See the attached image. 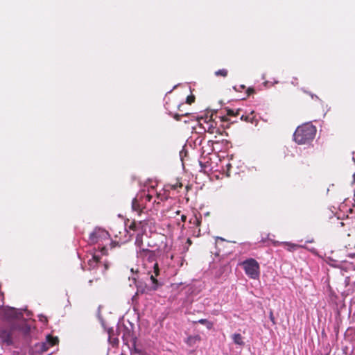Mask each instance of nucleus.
<instances>
[{"label":"nucleus","mask_w":355,"mask_h":355,"mask_svg":"<svg viewBox=\"0 0 355 355\" xmlns=\"http://www.w3.org/2000/svg\"><path fill=\"white\" fill-rule=\"evenodd\" d=\"M159 253V250H150L141 248L137 250V257L143 259L144 266L147 271L148 279L146 282V288L149 291H156L162 286V283L157 279L160 272L157 261Z\"/></svg>","instance_id":"nucleus-1"},{"label":"nucleus","mask_w":355,"mask_h":355,"mask_svg":"<svg viewBox=\"0 0 355 355\" xmlns=\"http://www.w3.org/2000/svg\"><path fill=\"white\" fill-rule=\"evenodd\" d=\"M31 331V326L23 322L21 323L12 322L0 329V340L6 346L14 344V339L17 337V333H21L26 336Z\"/></svg>","instance_id":"nucleus-2"},{"label":"nucleus","mask_w":355,"mask_h":355,"mask_svg":"<svg viewBox=\"0 0 355 355\" xmlns=\"http://www.w3.org/2000/svg\"><path fill=\"white\" fill-rule=\"evenodd\" d=\"M316 128L310 123H306L297 128L294 132V140L298 144H309L315 138Z\"/></svg>","instance_id":"nucleus-3"},{"label":"nucleus","mask_w":355,"mask_h":355,"mask_svg":"<svg viewBox=\"0 0 355 355\" xmlns=\"http://www.w3.org/2000/svg\"><path fill=\"white\" fill-rule=\"evenodd\" d=\"M155 191L153 187L148 189V191H142L139 193L132 200V209L137 211L139 215L143 209L147 207V203L150 202L154 198Z\"/></svg>","instance_id":"nucleus-4"},{"label":"nucleus","mask_w":355,"mask_h":355,"mask_svg":"<svg viewBox=\"0 0 355 355\" xmlns=\"http://www.w3.org/2000/svg\"><path fill=\"white\" fill-rule=\"evenodd\" d=\"M89 239L90 244H98L100 243H109L110 244H116L111 241L109 232L104 228L96 227L89 234Z\"/></svg>","instance_id":"nucleus-5"},{"label":"nucleus","mask_w":355,"mask_h":355,"mask_svg":"<svg viewBox=\"0 0 355 355\" xmlns=\"http://www.w3.org/2000/svg\"><path fill=\"white\" fill-rule=\"evenodd\" d=\"M241 266L246 275L253 279L259 278L260 267L259 263L252 258L247 259L241 263Z\"/></svg>","instance_id":"nucleus-6"},{"label":"nucleus","mask_w":355,"mask_h":355,"mask_svg":"<svg viewBox=\"0 0 355 355\" xmlns=\"http://www.w3.org/2000/svg\"><path fill=\"white\" fill-rule=\"evenodd\" d=\"M23 309H17L13 307H8L3 311L4 318L9 320V323L17 322L21 323L26 322V320L23 318ZM24 311H26V309Z\"/></svg>","instance_id":"nucleus-7"},{"label":"nucleus","mask_w":355,"mask_h":355,"mask_svg":"<svg viewBox=\"0 0 355 355\" xmlns=\"http://www.w3.org/2000/svg\"><path fill=\"white\" fill-rule=\"evenodd\" d=\"M189 250L188 247H184L180 256L175 255L172 253L167 252L166 256V257H170L171 261L173 262L174 265L177 263V266L179 267H182L184 264V259L183 257V254L186 253Z\"/></svg>","instance_id":"nucleus-8"},{"label":"nucleus","mask_w":355,"mask_h":355,"mask_svg":"<svg viewBox=\"0 0 355 355\" xmlns=\"http://www.w3.org/2000/svg\"><path fill=\"white\" fill-rule=\"evenodd\" d=\"M100 254L101 255L106 254V250L104 246L101 248L100 251L95 252L92 254V258L88 260V264L90 268H94L96 266L101 259Z\"/></svg>","instance_id":"nucleus-9"},{"label":"nucleus","mask_w":355,"mask_h":355,"mask_svg":"<svg viewBox=\"0 0 355 355\" xmlns=\"http://www.w3.org/2000/svg\"><path fill=\"white\" fill-rule=\"evenodd\" d=\"M58 343L57 338H53L51 336H46V342L41 343L39 347L41 351H46L49 347H53Z\"/></svg>","instance_id":"nucleus-10"},{"label":"nucleus","mask_w":355,"mask_h":355,"mask_svg":"<svg viewBox=\"0 0 355 355\" xmlns=\"http://www.w3.org/2000/svg\"><path fill=\"white\" fill-rule=\"evenodd\" d=\"M205 125L203 127L205 130L210 132L214 133L217 132L216 123L212 119H209V121H205Z\"/></svg>","instance_id":"nucleus-11"},{"label":"nucleus","mask_w":355,"mask_h":355,"mask_svg":"<svg viewBox=\"0 0 355 355\" xmlns=\"http://www.w3.org/2000/svg\"><path fill=\"white\" fill-rule=\"evenodd\" d=\"M225 110L226 112L227 116H221V121H228L227 116H237L240 114V112L242 111V110L241 108H238L236 110H232V109H230L228 107H226L225 109Z\"/></svg>","instance_id":"nucleus-12"},{"label":"nucleus","mask_w":355,"mask_h":355,"mask_svg":"<svg viewBox=\"0 0 355 355\" xmlns=\"http://www.w3.org/2000/svg\"><path fill=\"white\" fill-rule=\"evenodd\" d=\"M200 340L201 338L199 335L189 336L184 340V342L189 347H194Z\"/></svg>","instance_id":"nucleus-13"},{"label":"nucleus","mask_w":355,"mask_h":355,"mask_svg":"<svg viewBox=\"0 0 355 355\" xmlns=\"http://www.w3.org/2000/svg\"><path fill=\"white\" fill-rule=\"evenodd\" d=\"M108 334V341L113 346L117 345L119 344V339L117 336H115L114 331L112 328H110L107 331Z\"/></svg>","instance_id":"nucleus-14"},{"label":"nucleus","mask_w":355,"mask_h":355,"mask_svg":"<svg viewBox=\"0 0 355 355\" xmlns=\"http://www.w3.org/2000/svg\"><path fill=\"white\" fill-rule=\"evenodd\" d=\"M183 291L187 297L186 300L187 302H191L192 299H191V296L193 295L195 291L194 287L191 285H187L183 288Z\"/></svg>","instance_id":"nucleus-15"},{"label":"nucleus","mask_w":355,"mask_h":355,"mask_svg":"<svg viewBox=\"0 0 355 355\" xmlns=\"http://www.w3.org/2000/svg\"><path fill=\"white\" fill-rule=\"evenodd\" d=\"M232 339L235 345L243 347L245 345V342L243 341V337L241 334H234L232 336Z\"/></svg>","instance_id":"nucleus-16"},{"label":"nucleus","mask_w":355,"mask_h":355,"mask_svg":"<svg viewBox=\"0 0 355 355\" xmlns=\"http://www.w3.org/2000/svg\"><path fill=\"white\" fill-rule=\"evenodd\" d=\"M211 253L214 254L215 257L218 258L219 259H224L228 254L227 252L221 253L220 249H218L217 248V245H214V250H211Z\"/></svg>","instance_id":"nucleus-17"},{"label":"nucleus","mask_w":355,"mask_h":355,"mask_svg":"<svg viewBox=\"0 0 355 355\" xmlns=\"http://www.w3.org/2000/svg\"><path fill=\"white\" fill-rule=\"evenodd\" d=\"M261 242H262V243L268 242L267 244H285V245L293 244L292 243L286 242V241H284V242L275 241L273 239L269 238L268 236H267L266 238L262 237Z\"/></svg>","instance_id":"nucleus-18"},{"label":"nucleus","mask_w":355,"mask_h":355,"mask_svg":"<svg viewBox=\"0 0 355 355\" xmlns=\"http://www.w3.org/2000/svg\"><path fill=\"white\" fill-rule=\"evenodd\" d=\"M196 322H198L200 324L205 325L207 329H209V330L211 329L212 327H213V325H214L212 322H210V321H209L207 319H200L198 321H197Z\"/></svg>","instance_id":"nucleus-19"},{"label":"nucleus","mask_w":355,"mask_h":355,"mask_svg":"<svg viewBox=\"0 0 355 355\" xmlns=\"http://www.w3.org/2000/svg\"><path fill=\"white\" fill-rule=\"evenodd\" d=\"M153 198H155V199H154L153 203H157V204L159 203V200L163 201L164 200L166 199V198L164 196H163L160 193H157L156 192L155 193Z\"/></svg>","instance_id":"nucleus-20"},{"label":"nucleus","mask_w":355,"mask_h":355,"mask_svg":"<svg viewBox=\"0 0 355 355\" xmlns=\"http://www.w3.org/2000/svg\"><path fill=\"white\" fill-rule=\"evenodd\" d=\"M215 75L216 76H222L223 77H226L227 75V70L225 69H219L215 71Z\"/></svg>","instance_id":"nucleus-21"},{"label":"nucleus","mask_w":355,"mask_h":355,"mask_svg":"<svg viewBox=\"0 0 355 355\" xmlns=\"http://www.w3.org/2000/svg\"><path fill=\"white\" fill-rule=\"evenodd\" d=\"M241 120L253 123L254 118V116H245V115L243 114L241 116Z\"/></svg>","instance_id":"nucleus-22"},{"label":"nucleus","mask_w":355,"mask_h":355,"mask_svg":"<svg viewBox=\"0 0 355 355\" xmlns=\"http://www.w3.org/2000/svg\"><path fill=\"white\" fill-rule=\"evenodd\" d=\"M231 168H232V164L229 162V163L225 164V168L226 169L223 168V170L225 171L226 175L228 176V177L230 176V173H231L230 169H231Z\"/></svg>","instance_id":"nucleus-23"},{"label":"nucleus","mask_w":355,"mask_h":355,"mask_svg":"<svg viewBox=\"0 0 355 355\" xmlns=\"http://www.w3.org/2000/svg\"><path fill=\"white\" fill-rule=\"evenodd\" d=\"M287 250L290 252H293L296 250L298 248L304 247V245H286Z\"/></svg>","instance_id":"nucleus-24"},{"label":"nucleus","mask_w":355,"mask_h":355,"mask_svg":"<svg viewBox=\"0 0 355 355\" xmlns=\"http://www.w3.org/2000/svg\"><path fill=\"white\" fill-rule=\"evenodd\" d=\"M305 248H306L307 250H309V251L311 252L313 254H316V255H318L319 257H322V255H321V254H319L316 252L315 249L313 247H311V248L306 247Z\"/></svg>","instance_id":"nucleus-25"},{"label":"nucleus","mask_w":355,"mask_h":355,"mask_svg":"<svg viewBox=\"0 0 355 355\" xmlns=\"http://www.w3.org/2000/svg\"><path fill=\"white\" fill-rule=\"evenodd\" d=\"M194 101V96H188L187 98V103L191 104Z\"/></svg>","instance_id":"nucleus-26"},{"label":"nucleus","mask_w":355,"mask_h":355,"mask_svg":"<svg viewBox=\"0 0 355 355\" xmlns=\"http://www.w3.org/2000/svg\"><path fill=\"white\" fill-rule=\"evenodd\" d=\"M311 98H316V99L320 100V99H319V98H318V96H316V95H315V94H311Z\"/></svg>","instance_id":"nucleus-27"},{"label":"nucleus","mask_w":355,"mask_h":355,"mask_svg":"<svg viewBox=\"0 0 355 355\" xmlns=\"http://www.w3.org/2000/svg\"><path fill=\"white\" fill-rule=\"evenodd\" d=\"M186 218H187L186 216H184L183 214L181 216V219H182V221H185Z\"/></svg>","instance_id":"nucleus-28"},{"label":"nucleus","mask_w":355,"mask_h":355,"mask_svg":"<svg viewBox=\"0 0 355 355\" xmlns=\"http://www.w3.org/2000/svg\"><path fill=\"white\" fill-rule=\"evenodd\" d=\"M43 319H44V321H46V317H44V316H43V315H41V316H40V320H41V321H43Z\"/></svg>","instance_id":"nucleus-29"},{"label":"nucleus","mask_w":355,"mask_h":355,"mask_svg":"<svg viewBox=\"0 0 355 355\" xmlns=\"http://www.w3.org/2000/svg\"><path fill=\"white\" fill-rule=\"evenodd\" d=\"M312 242H313V240H307V241H305L306 243H312Z\"/></svg>","instance_id":"nucleus-30"},{"label":"nucleus","mask_w":355,"mask_h":355,"mask_svg":"<svg viewBox=\"0 0 355 355\" xmlns=\"http://www.w3.org/2000/svg\"><path fill=\"white\" fill-rule=\"evenodd\" d=\"M187 243H188V244H191V241H190V239H187Z\"/></svg>","instance_id":"nucleus-31"},{"label":"nucleus","mask_w":355,"mask_h":355,"mask_svg":"<svg viewBox=\"0 0 355 355\" xmlns=\"http://www.w3.org/2000/svg\"><path fill=\"white\" fill-rule=\"evenodd\" d=\"M349 256H350L351 257H355V254H349Z\"/></svg>","instance_id":"nucleus-32"},{"label":"nucleus","mask_w":355,"mask_h":355,"mask_svg":"<svg viewBox=\"0 0 355 355\" xmlns=\"http://www.w3.org/2000/svg\"><path fill=\"white\" fill-rule=\"evenodd\" d=\"M218 239L220 240L221 241H224L223 238L218 237Z\"/></svg>","instance_id":"nucleus-33"},{"label":"nucleus","mask_w":355,"mask_h":355,"mask_svg":"<svg viewBox=\"0 0 355 355\" xmlns=\"http://www.w3.org/2000/svg\"><path fill=\"white\" fill-rule=\"evenodd\" d=\"M27 316H30V311H27Z\"/></svg>","instance_id":"nucleus-34"},{"label":"nucleus","mask_w":355,"mask_h":355,"mask_svg":"<svg viewBox=\"0 0 355 355\" xmlns=\"http://www.w3.org/2000/svg\"><path fill=\"white\" fill-rule=\"evenodd\" d=\"M220 273H221V272H218V275H216V276L218 277L220 276Z\"/></svg>","instance_id":"nucleus-35"},{"label":"nucleus","mask_w":355,"mask_h":355,"mask_svg":"<svg viewBox=\"0 0 355 355\" xmlns=\"http://www.w3.org/2000/svg\"><path fill=\"white\" fill-rule=\"evenodd\" d=\"M270 319H271L272 320H273V318H272V313L270 314Z\"/></svg>","instance_id":"nucleus-36"},{"label":"nucleus","mask_w":355,"mask_h":355,"mask_svg":"<svg viewBox=\"0 0 355 355\" xmlns=\"http://www.w3.org/2000/svg\"><path fill=\"white\" fill-rule=\"evenodd\" d=\"M352 159H353V161H354V163H355V156H353V158H352Z\"/></svg>","instance_id":"nucleus-37"},{"label":"nucleus","mask_w":355,"mask_h":355,"mask_svg":"<svg viewBox=\"0 0 355 355\" xmlns=\"http://www.w3.org/2000/svg\"><path fill=\"white\" fill-rule=\"evenodd\" d=\"M89 283L91 284L92 283V280H89Z\"/></svg>","instance_id":"nucleus-38"}]
</instances>
